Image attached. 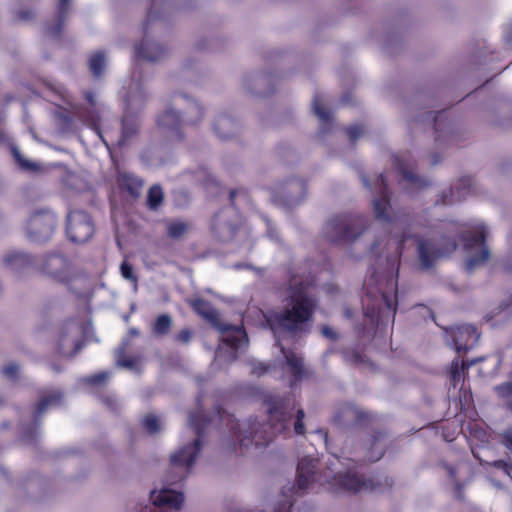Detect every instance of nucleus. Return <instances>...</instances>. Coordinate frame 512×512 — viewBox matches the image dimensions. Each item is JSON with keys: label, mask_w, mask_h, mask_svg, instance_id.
<instances>
[{"label": "nucleus", "mask_w": 512, "mask_h": 512, "mask_svg": "<svg viewBox=\"0 0 512 512\" xmlns=\"http://www.w3.org/2000/svg\"><path fill=\"white\" fill-rule=\"evenodd\" d=\"M82 326L76 321L64 324L59 338L58 349L65 357L74 356L82 347Z\"/></svg>", "instance_id": "nucleus-12"}, {"label": "nucleus", "mask_w": 512, "mask_h": 512, "mask_svg": "<svg viewBox=\"0 0 512 512\" xmlns=\"http://www.w3.org/2000/svg\"><path fill=\"white\" fill-rule=\"evenodd\" d=\"M465 369H466V365H465L464 361L459 363L458 358H455L452 361L451 368H450V376H451V380H452L454 386L460 380L461 374L464 373Z\"/></svg>", "instance_id": "nucleus-41"}, {"label": "nucleus", "mask_w": 512, "mask_h": 512, "mask_svg": "<svg viewBox=\"0 0 512 512\" xmlns=\"http://www.w3.org/2000/svg\"><path fill=\"white\" fill-rule=\"evenodd\" d=\"M239 224L238 215L235 209L229 208L219 212L213 221V233L221 241H230L236 232Z\"/></svg>", "instance_id": "nucleus-15"}, {"label": "nucleus", "mask_w": 512, "mask_h": 512, "mask_svg": "<svg viewBox=\"0 0 512 512\" xmlns=\"http://www.w3.org/2000/svg\"><path fill=\"white\" fill-rule=\"evenodd\" d=\"M210 420L198 410L189 415L188 423L192 427L194 436L181 445L170 455V472L166 476L168 485H173L187 478L201 452L203 446L202 435L206 424Z\"/></svg>", "instance_id": "nucleus-3"}, {"label": "nucleus", "mask_w": 512, "mask_h": 512, "mask_svg": "<svg viewBox=\"0 0 512 512\" xmlns=\"http://www.w3.org/2000/svg\"><path fill=\"white\" fill-rule=\"evenodd\" d=\"M173 99L176 105L183 108L184 122L196 124L203 119L204 108L198 100L179 92L174 93Z\"/></svg>", "instance_id": "nucleus-21"}, {"label": "nucleus", "mask_w": 512, "mask_h": 512, "mask_svg": "<svg viewBox=\"0 0 512 512\" xmlns=\"http://www.w3.org/2000/svg\"><path fill=\"white\" fill-rule=\"evenodd\" d=\"M313 283L311 276H291L283 309L265 315L266 323L274 334H295L305 330L318 305V300L308 290Z\"/></svg>", "instance_id": "nucleus-2"}, {"label": "nucleus", "mask_w": 512, "mask_h": 512, "mask_svg": "<svg viewBox=\"0 0 512 512\" xmlns=\"http://www.w3.org/2000/svg\"><path fill=\"white\" fill-rule=\"evenodd\" d=\"M104 403L111 408L112 410H116L118 408V403L115 399L111 397H107L104 399Z\"/></svg>", "instance_id": "nucleus-61"}, {"label": "nucleus", "mask_w": 512, "mask_h": 512, "mask_svg": "<svg viewBox=\"0 0 512 512\" xmlns=\"http://www.w3.org/2000/svg\"><path fill=\"white\" fill-rule=\"evenodd\" d=\"M382 300H383L386 308L388 310L393 311V313H395V311H396V301H395V299L392 298L391 296L383 293L382 294Z\"/></svg>", "instance_id": "nucleus-55"}, {"label": "nucleus", "mask_w": 512, "mask_h": 512, "mask_svg": "<svg viewBox=\"0 0 512 512\" xmlns=\"http://www.w3.org/2000/svg\"><path fill=\"white\" fill-rule=\"evenodd\" d=\"M249 366L251 374L257 377L263 376L269 371V366L260 361L251 360L249 361Z\"/></svg>", "instance_id": "nucleus-44"}, {"label": "nucleus", "mask_w": 512, "mask_h": 512, "mask_svg": "<svg viewBox=\"0 0 512 512\" xmlns=\"http://www.w3.org/2000/svg\"><path fill=\"white\" fill-rule=\"evenodd\" d=\"M119 185L121 189L126 190L132 197L137 198L141 194L143 181L131 173H122L119 176Z\"/></svg>", "instance_id": "nucleus-32"}, {"label": "nucleus", "mask_w": 512, "mask_h": 512, "mask_svg": "<svg viewBox=\"0 0 512 512\" xmlns=\"http://www.w3.org/2000/svg\"><path fill=\"white\" fill-rule=\"evenodd\" d=\"M183 119L178 112L169 107L163 111L157 118V128L160 135L169 143L179 142L182 135Z\"/></svg>", "instance_id": "nucleus-11"}, {"label": "nucleus", "mask_w": 512, "mask_h": 512, "mask_svg": "<svg viewBox=\"0 0 512 512\" xmlns=\"http://www.w3.org/2000/svg\"><path fill=\"white\" fill-rule=\"evenodd\" d=\"M453 345L456 351L466 352L473 348L478 342L480 334L477 333L476 328L472 325H460L450 329Z\"/></svg>", "instance_id": "nucleus-20"}, {"label": "nucleus", "mask_w": 512, "mask_h": 512, "mask_svg": "<svg viewBox=\"0 0 512 512\" xmlns=\"http://www.w3.org/2000/svg\"><path fill=\"white\" fill-rule=\"evenodd\" d=\"M16 16L19 21L28 22L34 18V13L30 10H20Z\"/></svg>", "instance_id": "nucleus-56"}, {"label": "nucleus", "mask_w": 512, "mask_h": 512, "mask_svg": "<svg viewBox=\"0 0 512 512\" xmlns=\"http://www.w3.org/2000/svg\"><path fill=\"white\" fill-rule=\"evenodd\" d=\"M335 492L357 493L368 488V483L355 472H338L329 482Z\"/></svg>", "instance_id": "nucleus-18"}, {"label": "nucleus", "mask_w": 512, "mask_h": 512, "mask_svg": "<svg viewBox=\"0 0 512 512\" xmlns=\"http://www.w3.org/2000/svg\"><path fill=\"white\" fill-rule=\"evenodd\" d=\"M487 237L486 228L478 226L474 233L467 232L464 235V248L467 252L465 269L472 272L483 266L489 259L490 251L485 244Z\"/></svg>", "instance_id": "nucleus-6"}, {"label": "nucleus", "mask_w": 512, "mask_h": 512, "mask_svg": "<svg viewBox=\"0 0 512 512\" xmlns=\"http://www.w3.org/2000/svg\"><path fill=\"white\" fill-rule=\"evenodd\" d=\"M36 267L57 281L63 282L69 278L70 265L68 260L61 254L51 253L42 260L37 259Z\"/></svg>", "instance_id": "nucleus-14"}, {"label": "nucleus", "mask_w": 512, "mask_h": 512, "mask_svg": "<svg viewBox=\"0 0 512 512\" xmlns=\"http://www.w3.org/2000/svg\"><path fill=\"white\" fill-rule=\"evenodd\" d=\"M71 9V0H59L57 4L56 23L46 27V34L50 37H59Z\"/></svg>", "instance_id": "nucleus-29"}, {"label": "nucleus", "mask_w": 512, "mask_h": 512, "mask_svg": "<svg viewBox=\"0 0 512 512\" xmlns=\"http://www.w3.org/2000/svg\"><path fill=\"white\" fill-rule=\"evenodd\" d=\"M109 376L110 374L108 372H101L96 375L86 377L83 381L92 385H100L105 383L109 379Z\"/></svg>", "instance_id": "nucleus-47"}, {"label": "nucleus", "mask_w": 512, "mask_h": 512, "mask_svg": "<svg viewBox=\"0 0 512 512\" xmlns=\"http://www.w3.org/2000/svg\"><path fill=\"white\" fill-rule=\"evenodd\" d=\"M188 230V225L184 222L177 221L169 223L167 227V233L169 237L178 239L182 237Z\"/></svg>", "instance_id": "nucleus-40"}, {"label": "nucleus", "mask_w": 512, "mask_h": 512, "mask_svg": "<svg viewBox=\"0 0 512 512\" xmlns=\"http://www.w3.org/2000/svg\"><path fill=\"white\" fill-rule=\"evenodd\" d=\"M317 464L318 461L312 457H303L297 466V482L296 487L298 491H303L309 487V485L317 478Z\"/></svg>", "instance_id": "nucleus-22"}, {"label": "nucleus", "mask_w": 512, "mask_h": 512, "mask_svg": "<svg viewBox=\"0 0 512 512\" xmlns=\"http://www.w3.org/2000/svg\"><path fill=\"white\" fill-rule=\"evenodd\" d=\"M148 93L141 79H133L124 96L126 113L137 114L140 112L147 100Z\"/></svg>", "instance_id": "nucleus-19"}, {"label": "nucleus", "mask_w": 512, "mask_h": 512, "mask_svg": "<svg viewBox=\"0 0 512 512\" xmlns=\"http://www.w3.org/2000/svg\"><path fill=\"white\" fill-rule=\"evenodd\" d=\"M135 114L125 113L122 119V137L121 142L131 139L139 129L138 120L134 117Z\"/></svg>", "instance_id": "nucleus-34"}, {"label": "nucleus", "mask_w": 512, "mask_h": 512, "mask_svg": "<svg viewBox=\"0 0 512 512\" xmlns=\"http://www.w3.org/2000/svg\"><path fill=\"white\" fill-rule=\"evenodd\" d=\"M190 339H191V331L187 328L181 330L176 336V340L178 342H181L184 344L188 343L190 341Z\"/></svg>", "instance_id": "nucleus-57"}, {"label": "nucleus", "mask_w": 512, "mask_h": 512, "mask_svg": "<svg viewBox=\"0 0 512 512\" xmlns=\"http://www.w3.org/2000/svg\"><path fill=\"white\" fill-rule=\"evenodd\" d=\"M85 98L88 101V103L90 104V106L93 109H96L97 102H96L95 95L92 92H86L85 93ZM75 114H76L77 117L82 119L88 125H91L95 129V131L99 134L98 127H97V122L99 120V116H98V113L95 110L78 109L75 112Z\"/></svg>", "instance_id": "nucleus-31"}, {"label": "nucleus", "mask_w": 512, "mask_h": 512, "mask_svg": "<svg viewBox=\"0 0 512 512\" xmlns=\"http://www.w3.org/2000/svg\"><path fill=\"white\" fill-rule=\"evenodd\" d=\"M143 427L150 434L158 433L161 429L159 419L154 415H148L145 417Z\"/></svg>", "instance_id": "nucleus-43"}, {"label": "nucleus", "mask_w": 512, "mask_h": 512, "mask_svg": "<svg viewBox=\"0 0 512 512\" xmlns=\"http://www.w3.org/2000/svg\"><path fill=\"white\" fill-rule=\"evenodd\" d=\"M172 318L168 314L159 315L152 325V332L155 336H166L172 327Z\"/></svg>", "instance_id": "nucleus-35"}, {"label": "nucleus", "mask_w": 512, "mask_h": 512, "mask_svg": "<svg viewBox=\"0 0 512 512\" xmlns=\"http://www.w3.org/2000/svg\"><path fill=\"white\" fill-rule=\"evenodd\" d=\"M11 151H12L15 161L20 165V167L23 170L29 171V172H36L39 170L38 165L36 163L31 162L22 157V155H21L20 151L17 149V147L13 146L11 148Z\"/></svg>", "instance_id": "nucleus-39"}, {"label": "nucleus", "mask_w": 512, "mask_h": 512, "mask_svg": "<svg viewBox=\"0 0 512 512\" xmlns=\"http://www.w3.org/2000/svg\"><path fill=\"white\" fill-rule=\"evenodd\" d=\"M57 219L55 214L48 210L35 211L27 223V236L36 243H44L50 240L55 232Z\"/></svg>", "instance_id": "nucleus-9"}, {"label": "nucleus", "mask_w": 512, "mask_h": 512, "mask_svg": "<svg viewBox=\"0 0 512 512\" xmlns=\"http://www.w3.org/2000/svg\"><path fill=\"white\" fill-rule=\"evenodd\" d=\"M20 371V366L16 362H9L1 368V373L4 377L10 380H17Z\"/></svg>", "instance_id": "nucleus-42"}, {"label": "nucleus", "mask_w": 512, "mask_h": 512, "mask_svg": "<svg viewBox=\"0 0 512 512\" xmlns=\"http://www.w3.org/2000/svg\"><path fill=\"white\" fill-rule=\"evenodd\" d=\"M23 435L27 441H32L34 439V435H33L32 431H27L26 429H23Z\"/></svg>", "instance_id": "nucleus-63"}, {"label": "nucleus", "mask_w": 512, "mask_h": 512, "mask_svg": "<svg viewBox=\"0 0 512 512\" xmlns=\"http://www.w3.org/2000/svg\"><path fill=\"white\" fill-rule=\"evenodd\" d=\"M494 391L502 399L512 397V381L504 382L495 386Z\"/></svg>", "instance_id": "nucleus-46"}, {"label": "nucleus", "mask_w": 512, "mask_h": 512, "mask_svg": "<svg viewBox=\"0 0 512 512\" xmlns=\"http://www.w3.org/2000/svg\"><path fill=\"white\" fill-rule=\"evenodd\" d=\"M321 331H322L323 336H325L326 338H329L332 340L337 338L336 333L333 331L332 328H330L328 326L322 327Z\"/></svg>", "instance_id": "nucleus-58"}, {"label": "nucleus", "mask_w": 512, "mask_h": 512, "mask_svg": "<svg viewBox=\"0 0 512 512\" xmlns=\"http://www.w3.org/2000/svg\"><path fill=\"white\" fill-rule=\"evenodd\" d=\"M346 134L351 142H355L363 133L364 127L360 125H354L346 128Z\"/></svg>", "instance_id": "nucleus-49"}, {"label": "nucleus", "mask_w": 512, "mask_h": 512, "mask_svg": "<svg viewBox=\"0 0 512 512\" xmlns=\"http://www.w3.org/2000/svg\"><path fill=\"white\" fill-rule=\"evenodd\" d=\"M471 188V179L464 177L459 182L447 191L442 192L441 203L443 205H451L455 202L461 201Z\"/></svg>", "instance_id": "nucleus-27"}, {"label": "nucleus", "mask_w": 512, "mask_h": 512, "mask_svg": "<svg viewBox=\"0 0 512 512\" xmlns=\"http://www.w3.org/2000/svg\"><path fill=\"white\" fill-rule=\"evenodd\" d=\"M502 440H501V443L502 445L512 451V427L511 428H508L506 430H504L501 434H500Z\"/></svg>", "instance_id": "nucleus-51"}, {"label": "nucleus", "mask_w": 512, "mask_h": 512, "mask_svg": "<svg viewBox=\"0 0 512 512\" xmlns=\"http://www.w3.org/2000/svg\"><path fill=\"white\" fill-rule=\"evenodd\" d=\"M280 348L285 358L286 365L289 368V372L293 377V381L301 380L306 375L302 357L292 350H287L282 346Z\"/></svg>", "instance_id": "nucleus-28"}, {"label": "nucleus", "mask_w": 512, "mask_h": 512, "mask_svg": "<svg viewBox=\"0 0 512 512\" xmlns=\"http://www.w3.org/2000/svg\"><path fill=\"white\" fill-rule=\"evenodd\" d=\"M94 223L89 214L82 210L70 211L67 215L66 232L75 243H85L94 234Z\"/></svg>", "instance_id": "nucleus-10"}, {"label": "nucleus", "mask_w": 512, "mask_h": 512, "mask_svg": "<svg viewBox=\"0 0 512 512\" xmlns=\"http://www.w3.org/2000/svg\"><path fill=\"white\" fill-rule=\"evenodd\" d=\"M417 243V251L420 264L423 268L429 269L433 266L434 262L443 257L445 253L436 248L433 242L421 237H415Z\"/></svg>", "instance_id": "nucleus-25"}, {"label": "nucleus", "mask_w": 512, "mask_h": 512, "mask_svg": "<svg viewBox=\"0 0 512 512\" xmlns=\"http://www.w3.org/2000/svg\"><path fill=\"white\" fill-rule=\"evenodd\" d=\"M312 109L314 114L322 122V125H328L332 122L331 112L322 106L321 98L317 95L313 99Z\"/></svg>", "instance_id": "nucleus-37"}, {"label": "nucleus", "mask_w": 512, "mask_h": 512, "mask_svg": "<svg viewBox=\"0 0 512 512\" xmlns=\"http://www.w3.org/2000/svg\"><path fill=\"white\" fill-rule=\"evenodd\" d=\"M164 3L165 0H152L147 22L157 17L158 11Z\"/></svg>", "instance_id": "nucleus-52"}, {"label": "nucleus", "mask_w": 512, "mask_h": 512, "mask_svg": "<svg viewBox=\"0 0 512 512\" xmlns=\"http://www.w3.org/2000/svg\"><path fill=\"white\" fill-rule=\"evenodd\" d=\"M135 53L138 59L150 63H159L169 56V49L164 44L149 38L146 23L144 38L139 45L135 46Z\"/></svg>", "instance_id": "nucleus-13"}, {"label": "nucleus", "mask_w": 512, "mask_h": 512, "mask_svg": "<svg viewBox=\"0 0 512 512\" xmlns=\"http://www.w3.org/2000/svg\"><path fill=\"white\" fill-rule=\"evenodd\" d=\"M120 270H121V274H122L123 278H125L127 280L134 281V282L137 281V278L135 277V275L133 273V267L128 262L124 261L121 264Z\"/></svg>", "instance_id": "nucleus-50"}, {"label": "nucleus", "mask_w": 512, "mask_h": 512, "mask_svg": "<svg viewBox=\"0 0 512 512\" xmlns=\"http://www.w3.org/2000/svg\"><path fill=\"white\" fill-rule=\"evenodd\" d=\"M397 168L402 174L403 179L411 186L421 187L426 185V181L421 179L414 171L408 168L401 160H397Z\"/></svg>", "instance_id": "nucleus-36"}, {"label": "nucleus", "mask_w": 512, "mask_h": 512, "mask_svg": "<svg viewBox=\"0 0 512 512\" xmlns=\"http://www.w3.org/2000/svg\"><path fill=\"white\" fill-rule=\"evenodd\" d=\"M442 117L441 114H439L438 116H435L433 117V122H434V129H435V133H436V141H439L440 140V137H441V129H440V125H439V119Z\"/></svg>", "instance_id": "nucleus-60"}, {"label": "nucleus", "mask_w": 512, "mask_h": 512, "mask_svg": "<svg viewBox=\"0 0 512 512\" xmlns=\"http://www.w3.org/2000/svg\"><path fill=\"white\" fill-rule=\"evenodd\" d=\"M293 506V502L290 499H285L282 502H279L275 508L274 512H291V508Z\"/></svg>", "instance_id": "nucleus-53"}, {"label": "nucleus", "mask_w": 512, "mask_h": 512, "mask_svg": "<svg viewBox=\"0 0 512 512\" xmlns=\"http://www.w3.org/2000/svg\"><path fill=\"white\" fill-rule=\"evenodd\" d=\"M369 420V413L353 404L341 405L334 415V421L344 428L362 426L367 424Z\"/></svg>", "instance_id": "nucleus-16"}, {"label": "nucleus", "mask_w": 512, "mask_h": 512, "mask_svg": "<svg viewBox=\"0 0 512 512\" xmlns=\"http://www.w3.org/2000/svg\"><path fill=\"white\" fill-rule=\"evenodd\" d=\"M495 468L504 470L507 474H509L510 466L503 460H497L492 463Z\"/></svg>", "instance_id": "nucleus-59"}, {"label": "nucleus", "mask_w": 512, "mask_h": 512, "mask_svg": "<svg viewBox=\"0 0 512 512\" xmlns=\"http://www.w3.org/2000/svg\"><path fill=\"white\" fill-rule=\"evenodd\" d=\"M360 177L363 185L375 195L372 200L375 218L380 221L389 222L391 220L389 215L391 205L384 176L380 174L368 177L365 174H361Z\"/></svg>", "instance_id": "nucleus-7"}, {"label": "nucleus", "mask_w": 512, "mask_h": 512, "mask_svg": "<svg viewBox=\"0 0 512 512\" xmlns=\"http://www.w3.org/2000/svg\"><path fill=\"white\" fill-rule=\"evenodd\" d=\"M306 195V184L295 177L277 183L273 188V201L284 207L293 208L299 205Z\"/></svg>", "instance_id": "nucleus-8"}, {"label": "nucleus", "mask_w": 512, "mask_h": 512, "mask_svg": "<svg viewBox=\"0 0 512 512\" xmlns=\"http://www.w3.org/2000/svg\"><path fill=\"white\" fill-rule=\"evenodd\" d=\"M163 202V191L159 185L152 186L148 191L147 204L152 210H156Z\"/></svg>", "instance_id": "nucleus-38"}, {"label": "nucleus", "mask_w": 512, "mask_h": 512, "mask_svg": "<svg viewBox=\"0 0 512 512\" xmlns=\"http://www.w3.org/2000/svg\"><path fill=\"white\" fill-rule=\"evenodd\" d=\"M150 501L155 507H167L179 510L183 505L184 496L182 493L172 489L163 488L159 491H151Z\"/></svg>", "instance_id": "nucleus-24"}, {"label": "nucleus", "mask_w": 512, "mask_h": 512, "mask_svg": "<svg viewBox=\"0 0 512 512\" xmlns=\"http://www.w3.org/2000/svg\"><path fill=\"white\" fill-rule=\"evenodd\" d=\"M3 263L10 271L21 273L32 267H36L37 258H32L24 252L12 251L4 256Z\"/></svg>", "instance_id": "nucleus-26"}, {"label": "nucleus", "mask_w": 512, "mask_h": 512, "mask_svg": "<svg viewBox=\"0 0 512 512\" xmlns=\"http://www.w3.org/2000/svg\"><path fill=\"white\" fill-rule=\"evenodd\" d=\"M369 226V219L360 214L335 215L326 222L324 236L335 244H350L357 241Z\"/></svg>", "instance_id": "nucleus-4"}, {"label": "nucleus", "mask_w": 512, "mask_h": 512, "mask_svg": "<svg viewBox=\"0 0 512 512\" xmlns=\"http://www.w3.org/2000/svg\"><path fill=\"white\" fill-rule=\"evenodd\" d=\"M213 130L220 139L228 140L239 134L241 125L230 114L222 112L219 113L215 118L213 123Z\"/></svg>", "instance_id": "nucleus-23"}, {"label": "nucleus", "mask_w": 512, "mask_h": 512, "mask_svg": "<svg viewBox=\"0 0 512 512\" xmlns=\"http://www.w3.org/2000/svg\"><path fill=\"white\" fill-rule=\"evenodd\" d=\"M63 395L61 392L55 391L43 397L37 405L36 411L33 416V422L36 426L40 424L41 417L44 415L49 407L58 406L61 404Z\"/></svg>", "instance_id": "nucleus-30"}, {"label": "nucleus", "mask_w": 512, "mask_h": 512, "mask_svg": "<svg viewBox=\"0 0 512 512\" xmlns=\"http://www.w3.org/2000/svg\"><path fill=\"white\" fill-rule=\"evenodd\" d=\"M124 354V348H121L118 350V358H117V365L127 368V369H134L136 366V359L134 358H125L121 359V355Z\"/></svg>", "instance_id": "nucleus-48"}, {"label": "nucleus", "mask_w": 512, "mask_h": 512, "mask_svg": "<svg viewBox=\"0 0 512 512\" xmlns=\"http://www.w3.org/2000/svg\"><path fill=\"white\" fill-rule=\"evenodd\" d=\"M46 85L52 92L61 96L62 98H65L66 90L64 89V87L62 85L54 84L51 82H46Z\"/></svg>", "instance_id": "nucleus-54"}, {"label": "nucleus", "mask_w": 512, "mask_h": 512, "mask_svg": "<svg viewBox=\"0 0 512 512\" xmlns=\"http://www.w3.org/2000/svg\"><path fill=\"white\" fill-rule=\"evenodd\" d=\"M106 61V55L102 51H96L89 56L88 67L94 78L101 77Z\"/></svg>", "instance_id": "nucleus-33"}, {"label": "nucleus", "mask_w": 512, "mask_h": 512, "mask_svg": "<svg viewBox=\"0 0 512 512\" xmlns=\"http://www.w3.org/2000/svg\"><path fill=\"white\" fill-rule=\"evenodd\" d=\"M373 449L366 456L367 461L376 462L380 460L383 456V445L378 443V439L376 438L373 442Z\"/></svg>", "instance_id": "nucleus-45"}, {"label": "nucleus", "mask_w": 512, "mask_h": 512, "mask_svg": "<svg viewBox=\"0 0 512 512\" xmlns=\"http://www.w3.org/2000/svg\"><path fill=\"white\" fill-rule=\"evenodd\" d=\"M189 303L196 313L219 329L223 335V341L231 348L238 350L248 345V336L246 332L240 327L220 324L218 312L210 305V303L199 298L190 300Z\"/></svg>", "instance_id": "nucleus-5"}, {"label": "nucleus", "mask_w": 512, "mask_h": 512, "mask_svg": "<svg viewBox=\"0 0 512 512\" xmlns=\"http://www.w3.org/2000/svg\"><path fill=\"white\" fill-rule=\"evenodd\" d=\"M243 89L254 96H265L273 92V78L266 73L251 72L242 78Z\"/></svg>", "instance_id": "nucleus-17"}, {"label": "nucleus", "mask_w": 512, "mask_h": 512, "mask_svg": "<svg viewBox=\"0 0 512 512\" xmlns=\"http://www.w3.org/2000/svg\"><path fill=\"white\" fill-rule=\"evenodd\" d=\"M57 116L66 124H69L71 122L70 117L63 113H58Z\"/></svg>", "instance_id": "nucleus-64"}, {"label": "nucleus", "mask_w": 512, "mask_h": 512, "mask_svg": "<svg viewBox=\"0 0 512 512\" xmlns=\"http://www.w3.org/2000/svg\"><path fill=\"white\" fill-rule=\"evenodd\" d=\"M263 402L268 414L267 424H261L255 419H248L233 427L240 446L267 445L274 435L290 433L293 419L295 434H305V412L302 408L296 409L295 401L292 398L268 395Z\"/></svg>", "instance_id": "nucleus-1"}, {"label": "nucleus", "mask_w": 512, "mask_h": 512, "mask_svg": "<svg viewBox=\"0 0 512 512\" xmlns=\"http://www.w3.org/2000/svg\"><path fill=\"white\" fill-rule=\"evenodd\" d=\"M316 433L319 434L323 438L325 444L327 445L328 444V432L324 429H317Z\"/></svg>", "instance_id": "nucleus-62"}]
</instances>
